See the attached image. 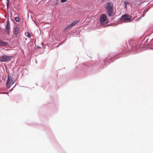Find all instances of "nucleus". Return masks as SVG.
Instances as JSON below:
<instances>
[{
    "label": "nucleus",
    "mask_w": 153,
    "mask_h": 153,
    "mask_svg": "<svg viewBox=\"0 0 153 153\" xmlns=\"http://www.w3.org/2000/svg\"><path fill=\"white\" fill-rule=\"evenodd\" d=\"M14 83V82L13 81L11 77L8 75L6 84L7 87L8 88H10Z\"/></svg>",
    "instance_id": "2"
},
{
    "label": "nucleus",
    "mask_w": 153,
    "mask_h": 153,
    "mask_svg": "<svg viewBox=\"0 0 153 153\" xmlns=\"http://www.w3.org/2000/svg\"><path fill=\"white\" fill-rule=\"evenodd\" d=\"M71 27H70V25H67L64 29V31H66L67 30L71 28Z\"/></svg>",
    "instance_id": "10"
},
{
    "label": "nucleus",
    "mask_w": 153,
    "mask_h": 153,
    "mask_svg": "<svg viewBox=\"0 0 153 153\" xmlns=\"http://www.w3.org/2000/svg\"><path fill=\"white\" fill-rule=\"evenodd\" d=\"M61 0V1L62 2H65L66 1V0Z\"/></svg>",
    "instance_id": "15"
},
{
    "label": "nucleus",
    "mask_w": 153,
    "mask_h": 153,
    "mask_svg": "<svg viewBox=\"0 0 153 153\" xmlns=\"http://www.w3.org/2000/svg\"><path fill=\"white\" fill-rule=\"evenodd\" d=\"M7 43L2 41L0 40V45H2L4 46L6 45Z\"/></svg>",
    "instance_id": "9"
},
{
    "label": "nucleus",
    "mask_w": 153,
    "mask_h": 153,
    "mask_svg": "<svg viewBox=\"0 0 153 153\" xmlns=\"http://www.w3.org/2000/svg\"><path fill=\"white\" fill-rule=\"evenodd\" d=\"M11 57L6 55H3L0 57V61L1 62L8 61L11 60Z\"/></svg>",
    "instance_id": "4"
},
{
    "label": "nucleus",
    "mask_w": 153,
    "mask_h": 153,
    "mask_svg": "<svg viewBox=\"0 0 153 153\" xmlns=\"http://www.w3.org/2000/svg\"><path fill=\"white\" fill-rule=\"evenodd\" d=\"M27 35H26L29 38H30L31 37V35L28 33H27Z\"/></svg>",
    "instance_id": "14"
},
{
    "label": "nucleus",
    "mask_w": 153,
    "mask_h": 153,
    "mask_svg": "<svg viewBox=\"0 0 153 153\" xmlns=\"http://www.w3.org/2000/svg\"><path fill=\"white\" fill-rule=\"evenodd\" d=\"M79 22V21H75L74 22H72L71 23L70 25V27H72L73 26L75 25L76 24L78 23Z\"/></svg>",
    "instance_id": "8"
},
{
    "label": "nucleus",
    "mask_w": 153,
    "mask_h": 153,
    "mask_svg": "<svg viewBox=\"0 0 153 153\" xmlns=\"http://www.w3.org/2000/svg\"><path fill=\"white\" fill-rule=\"evenodd\" d=\"M10 25L9 21L8 20L7 22L6 25L5 27V31L7 33V34L9 35L10 33Z\"/></svg>",
    "instance_id": "6"
},
{
    "label": "nucleus",
    "mask_w": 153,
    "mask_h": 153,
    "mask_svg": "<svg viewBox=\"0 0 153 153\" xmlns=\"http://www.w3.org/2000/svg\"><path fill=\"white\" fill-rule=\"evenodd\" d=\"M7 0V7H8V0Z\"/></svg>",
    "instance_id": "16"
},
{
    "label": "nucleus",
    "mask_w": 153,
    "mask_h": 153,
    "mask_svg": "<svg viewBox=\"0 0 153 153\" xmlns=\"http://www.w3.org/2000/svg\"><path fill=\"white\" fill-rule=\"evenodd\" d=\"M107 16L104 14H102L100 17V20L101 22H104L106 20Z\"/></svg>",
    "instance_id": "5"
},
{
    "label": "nucleus",
    "mask_w": 153,
    "mask_h": 153,
    "mask_svg": "<svg viewBox=\"0 0 153 153\" xmlns=\"http://www.w3.org/2000/svg\"><path fill=\"white\" fill-rule=\"evenodd\" d=\"M19 28L17 27L16 25V26L14 27V29L13 30V33L15 35L17 36L19 33Z\"/></svg>",
    "instance_id": "7"
},
{
    "label": "nucleus",
    "mask_w": 153,
    "mask_h": 153,
    "mask_svg": "<svg viewBox=\"0 0 153 153\" xmlns=\"http://www.w3.org/2000/svg\"><path fill=\"white\" fill-rule=\"evenodd\" d=\"M111 58V57L110 56H108L107 57L106 59H105V61H108V60L110 61Z\"/></svg>",
    "instance_id": "12"
},
{
    "label": "nucleus",
    "mask_w": 153,
    "mask_h": 153,
    "mask_svg": "<svg viewBox=\"0 0 153 153\" xmlns=\"http://www.w3.org/2000/svg\"><path fill=\"white\" fill-rule=\"evenodd\" d=\"M124 4H125V7H126L127 4H128V2L127 1H125L124 2Z\"/></svg>",
    "instance_id": "13"
},
{
    "label": "nucleus",
    "mask_w": 153,
    "mask_h": 153,
    "mask_svg": "<svg viewBox=\"0 0 153 153\" xmlns=\"http://www.w3.org/2000/svg\"><path fill=\"white\" fill-rule=\"evenodd\" d=\"M15 21L17 22H19L20 21V19L19 17H16L15 18Z\"/></svg>",
    "instance_id": "11"
},
{
    "label": "nucleus",
    "mask_w": 153,
    "mask_h": 153,
    "mask_svg": "<svg viewBox=\"0 0 153 153\" xmlns=\"http://www.w3.org/2000/svg\"><path fill=\"white\" fill-rule=\"evenodd\" d=\"M131 17L126 15H123L120 19V20L124 22H127L131 21Z\"/></svg>",
    "instance_id": "3"
},
{
    "label": "nucleus",
    "mask_w": 153,
    "mask_h": 153,
    "mask_svg": "<svg viewBox=\"0 0 153 153\" xmlns=\"http://www.w3.org/2000/svg\"><path fill=\"white\" fill-rule=\"evenodd\" d=\"M113 7V4L111 2H108L105 5V7L107 9V14L108 16L113 17L115 15Z\"/></svg>",
    "instance_id": "1"
}]
</instances>
